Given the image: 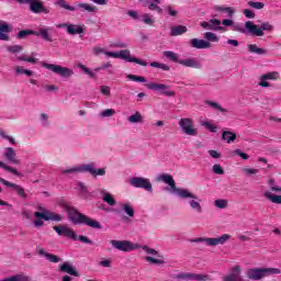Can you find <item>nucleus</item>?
Segmentation results:
<instances>
[{
    "instance_id": "nucleus-1",
    "label": "nucleus",
    "mask_w": 281,
    "mask_h": 281,
    "mask_svg": "<svg viewBox=\"0 0 281 281\" xmlns=\"http://www.w3.org/2000/svg\"><path fill=\"white\" fill-rule=\"evenodd\" d=\"M157 181H162V183H167L170 188L166 190H171L173 194H177L179 199H187L188 204L193 212L198 214L203 213V206H201V199L198 198L196 194L190 192L188 189L177 188V183L175 182V178L168 173H161L157 177Z\"/></svg>"
},
{
    "instance_id": "nucleus-2",
    "label": "nucleus",
    "mask_w": 281,
    "mask_h": 281,
    "mask_svg": "<svg viewBox=\"0 0 281 281\" xmlns=\"http://www.w3.org/2000/svg\"><path fill=\"white\" fill-rule=\"evenodd\" d=\"M64 210L72 225H87L92 227V229H102L100 222L78 212L76 207L65 204Z\"/></svg>"
},
{
    "instance_id": "nucleus-3",
    "label": "nucleus",
    "mask_w": 281,
    "mask_h": 281,
    "mask_svg": "<svg viewBox=\"0 0 281 281\" xmlns=\"http://www.w3.org/2000/svg\"><path fill=\"white\" fill-rule=\"evenodd\" d=\"M234 32L239 34H251V36H265V32H273V24L270 22H262L260 26L254 24L252 21H247L245 27L240 24L234 25Z\"/></svg>"
},
{
    "instance_id": "nucleus-4",
    "label": "nucleus",
    "mask_w": 281,
    "mask_h": 281,
    "mask_svg": "<svg viewBox=\"0 0 281 281\" xmlns=\"http://www.w3.org/2000/svg\"><path fill=\"white\" fill-rule=\"evenodd\" d=\"M281 271L278 268H250L246 271L248 280L260 281L269 276H280Z\"/></svg>"
},
{
    "instance_id": "nucleus-5",
    "label": "nucleus",
    "mask_w": 281,
    "mask_h": 281,
    "mask_svg": "<svg viewBox=\"0 0 281 281\" xmlns=\"http://www.w3.org/2000/svg\"><path fill=\"white\" fill-rule=\"evenodd\" d=\"M232 239V235L229 234H224L220 237H198V238H193L191 239V243H205V245H207V247H216L218 245H225V243H227V240Z\"/></svg>"
},
{
    "instance_id": "nucleus-6",
    "label": "nucleus",
    "mask_w": 281,
    "mask_h": 281,
    "mask_svg": "<svg viewBox=\"0 0 281 281\" xmlns=\"http://www.w3.org/2000/svg\"><path fill=\"white\" fill-rule=\"evenodd\" d=\"M38 210L41 212L34 213L35 218H43V221H54L55 223H60L65 218V216H63L58 213L48 211L47 209H45L43 206H38Z\"/></svg>"
},
{
    "instance_id": "nucleus-7",
    "label": "nucleus",
    "mask_w": 281,
    "mask_h": 281,
    "mask_svg": "<svg viewBox=\"0 0 281 281\" xmlns=\"http://www.w3.org/2000/svg\"><path fill=\"white\" fill-rule=\"evenodd\" d=\"M43 67H45V69H49L53 74H57V76H60L61 78H71V76H74V69L63 67L60 65L44 63Z\"/></svg>"
},
{
    "instance_id": "nucleus-8",
    "label": "nucleus",
    "mask_w": 281,
    "mask_h": 281,
    "mask_svg": "<svg viewBox=\"0 0 281 281\" xmlns=\"http://www.w3.org/2000/svg\"><path fill=\"white\" fill-rule=\"evenodd\" d=\"M24 4L30 5L29 10L33 14H49V9L41 0H24Z\"/></svg>"
},
{
    "instance_id": "nucleus-9",
    "label": "nucleus",
    "mask_w": 281,
    "mask_h": 281,
    "mask_svg": "<svg viewBox=\"0 0 281 281\" xmlns=\"http://www.w3.org/2000/svg\"><path fill=\"white\" fill-rule=\"evenodd\" d=\"M63 175H74L76 172H88L93 176L95 173V162H89L70 169L61 170Z\"/></svg>"
},
{
    "instance_id": "nucleus-10",
    "label": "nucleus",
    "mask_w": 281,
    "mask_h": 281,
    "mask_svg": "<svg viewBox=\"0 0 281 281\" xmlns=\"http://www.w3.org/2000/svg\"><path fill=\"white\" fill-rule=\"evenodd\" d=\"M110 244L112 245V247H114V249H119V251H135V249H139V247H142L140 245L134 244L128 240L112 239Z\"/></svg>"
},
{
    "instance_id": "nucleus-11",
    "label": "nucleus",
    "mask_w": 281,
    "mask_h": 281,
    "mask_svg": "<svg viewBox=\"0 0 281 281\" xmlns=\"http://www.w3.org/2000/svg\"><path fill=\"white\" fill-rule=\"evenodd\" d=\"M192 124H193L192 119L186 117V119H181L179 121V126H180L182 133H184V135H189L191 137H196V135H199V131L196 128H194L192 126Z\"/></svg>"
},
{
    "instance_id": "nucleus-12",
    "label": "nucleus",
    "mask_w": 281,
    "mask_h": 281,
    "mask_svg": "<svg viewBox=\"0 0 281 281\" xmlns=\"http://www.w3.org/2000/svg\"><path fill=\"white\" fill-rule=\"evenodd\" d=\"M130 186L133 188H142L147 192H153V183H150V180L147 178L134 177L130 180Z\"/></svg>"
},
{
    "instance_id": "nucleus-13",
    "label": "nucleus",
    "mask_w": 281,
    "mask_h": 281,
    "mask_svg": "<svg viewBox=\"0 0 281 281\" xmlns=\"http://www.w3.org/2000/svg\"><path fill=\"white\" fill-rule=\"evenodd\" d=\"M145 87H147L150 91H159L162 95H167V98H172L176 95L175 91H170V86L164 85V83H155L149 82L146 83Z\"/></svg>"
},
{
    "instance_id": "nucleus-14",
    "label": "nucleus",
    "mask_w": 281,
    "mask_h": 281,
    "mask_svg": "<svg viewBox=\"0 0 281 281\" xmlns=\"http://www.w3.org/2000/svg\"><path fill=\"white\" fill-rule=\"evenodd\" d=\"M53 229L56 232L57 236H65L66 238H70V240H78L76 232L67 225L54 226Z\"/></svg>"
},
{
    "instance_id": "nucleus-15",
    "label": "nucleus",
    "mask_w": 281,
    "mask_h": 281,
    "mask_svg": "<svg viewBox=\"0 0 281 281\" xmlns=\"http://www.w3.org/2000/svg\"><path fill=\"white\" fill-rule=\"evenodd\" d=\"M175 280H195V281H207L210 277L207 274H199V273H190V272H181L173 276Z\"/></svg>"
},
{
    "instance_id": "nucleus-16",
    "label": "nucleus",
    "mask_w": 281,
    "mask_h": 281,
    "mask_svg": "<svg viewBox=\"0 0 281 281\" xmlns=\"http://www.w3.org/2000/svg\"><path fill=\"white\" fill-rule=\"evenodd\" d=\"M280 78V72L278 71H270L267 74H263L259 77L258 86L267 89L271 87V83H269V80H278Z\"/></svg>"
},
{
    "instance_id": "nucleus-17",
    "label": "nucleus",
    "mask_w": 281,
    "mask_h": 281,
    "mask_svg": "<svg viewBox=\"0 0 281 281\" xmlns=\"http://www.w3.org/2000/svg\"><path fill=\"white\" fill-rule=\"evenodd\" d=\"M119 58L122 60H126V63H136V65H140L142 67H147L148 63L136 58V57H131V50L124 49L119 52Z\"/></svg>"
},
{
    "instance_id": "nucleus-18",
    "label": "nucleus",
    "mask_w": 281,
    "mask_h": 281,
    "mask_svg": "<svg viewBox=\"0 0 281 281\" xmlns=\"http://www.w3.org/2000/svg\"><path fill=\"white\" fill-rule=\"evenodd\" d=\"M203 30H209L211 32H221L223 31V26H221V20L211 19L209 21H203L200 23Z\"/></svg>"
},
{
    "instance_id": "nucleus-19",
    "label": "nucleus",
    "mask_w": 281,
    "mask_h": 281,
    "mask_svg": "<svg viewBox=\"0 0 281 281\" xmlns=\"http://www.w3.org/2000/svg\"><path fill=\"white\" fill-rule=\"evenodd\" d=\"M0 183H3L7 188H12L14 192L18 194V196H21V199H27V193H25V189L16 183H12L3 178L0 177Z\"/></svg>"
},
{
    "instance_id": "nucleus-20",
    "label": "nucleus",
    "mask_w": 281,
    "mask_h": 281,
    "mask_svg": "<svg viewBox=\"0 0 281 281\" xmlns=\"http://www.w3.org/2000/svg\"><path fill=\"white\" fill-rule=\"evenodd\" d=\"M189 45L193 49H210V47H212V43L200 38H191Z\"/></svg>"
},
{
    "instance_id": "nucleus-21",
    "label": "nucleus",
    "mask_w": 281,
    "mask_h": 281,
    "mask_svg": "<svg viewBox=\"0 0 281 281\" xmlns=\"http://www.w3.org/2000/svg\"><path fill=\"white\" fill-rule=\"evenodd\" d=\"M179 65H182V67H191L192 69H203V64H201L199 59L192 57L180 59Z\"/></svg>"
},
{
    "instance_id": "nucleus-22",
    "label": "nucleus",
    "mask_w": 281,
    "mask_h": 281,
    "mask_svg": "<svg viewBox=\"0 0 281 281\" xmlns=\"http://www.w3.org/2000/svg\"><path fill=\"white\" fill-rule=\"evenodd\" d=\"M4 159L9 161V164H13L15 166H19L21 164V160L16 158V151H14V148L7 147V150L4 153Z\"/></svg>"
},
{
    "instance_id": "nucleus-23",
    "label": "nucleus",
    "mask_w": 281,
    "mask_h": 281,
    "mask_svg": "<svg viewBox=\"0 0 281 281\" xmlns=\"http://www.w3.org/2000/svg\"><path fill=\"white\" fill-rule=\"evenodd\" d=\"M49 32H52V27H41L38 31H35V36H41L47 43H54V38H52Z\"/></svg>"
},
{
    "instance_id": "nucleus-24",
    "label": "nucleus",
    "mask_w": 281,
    "mask_h": 281,
    "mask_svg": "<svg viewBox=\"0 0 281 281\" xmlns=\"http://www.w3.org/2000/svg\"><path fill=\"white\" fill-rule=\"evenodd\" d=\"M59 271H61L63 273H68L69 276H75V278H78V276H80L76 268H74V266H71V263L69 262H64L59 267Z\"/></svg>"
},
{
    "instance_id": "nucleus-25",
    "label": "nucleus",
    "mask_w": 281,
    "mask_h": 281,
    "mask_svg": "<svg viewBox=\"0 0 281 281\" xmlns=\"http://www.w3.org/2000/svg\"><path fill=\"white\" fill-rule=\"evenodd\" d=\"M247 48L250 54H257V56H267L269 54L267 48H260L256 44H248Z\"/></svg>"
},
{
    "instance_id": "nucleus-26",
    "label": "nucleus",
    "mask_w": 281,
    "mask_h": 281,
    "mask_svg": "<svg viewBox=\"0 0 281 281\" xmlns=\"http://www.w3.org/2000/svg\"><path fill=\"white\" fill-rule=\"evenodd\" d=\"M100 194L102 195L104 203H108V205H111V207L117 205V201H115L113 195L106 192L105 189H101Z\"/></svg>"
},
{
    "instance_id": "nucleus-27",
    "label": "nucleus",
    "mask_w": 281,
    "mask_h": 281,
    "mask_svg": "<svg viewBox=\"0 0 281 281\" xmlns=\"http://www.w3.org/2000/svg\"><path fill=\"white\" fill-rule=\"evenodd\" d=\"M188 32V27L184 25H177L170 29V36H181Z\"/></svg>"
},
{
    "instance_id": "nucleus-28",
    "label": "nucleus",
    "mask_w": 281,
    "mask_h": 281,
    "mask_svg": "<svg viewBox=\"0 0 281 281\" xmlns=\"http://www.w3.org/2000/svg\"><path fill=\"white\" fill-rule=\"evenodd\" d=\"M38 254H40V256H44L47 260H49V262H60L61 261V259L58 256L52 255V254L45 251V249H43V248H41L38 250Z\"/></svg>"
},
{
    "instance_id": "nucleus-29",
    "label": "nucleus",
    "mask_w": 281,
    "mask_h": 281,
    "mask_svg": "<svg viewBox=\"0 0 281 281\" xmlns=\"http://www.w3.org/2000/svg\"><path fill=\"white\" fill-rule=\"evenodd\" d=\"M77 8H79L82 12H85V10H86V12H90V13H92V14H94L95 12H98V7L91 5V4H89V3L79 2V3L77 4Z\"/></svg>"
},
{
    "instance_id": "nucleus-30",
    "label": "nucleus",
    "mask_w": 281,
    "mask_h": 281,
    "mask_svg": "<svg viewBox=\"0 0 281 281\" xmlns=\"http://www.w3.org/2000/svg\"><path fill=\"white\" fill-rule=\"evenodd\" d=\"M67 32L71 36H75V34H85V29H82V26L77 25V24H69Z\"/></svg>"
},
{
    "instance_id": "nucleus-31",
    "label": "nucleus",
    "mask_w": 281,
    "mask_h": 281,
    "mask_svg": "<svg viewBox=\"0 0 281 281\" xmlns=\"http://www.w3.org/2000/svg\"><path fill=\"white\" fill-rule=\"evenodd\" d=\"M263 196L271 201V203H276L277 205H281V195H274L273 193L266 191Z\"/></svg>"
},
{
    "instance_id": "nucleus-32",
    "label": "nucleus",
    "mask_w": 281,
    "mask_h": 281,
    "mask_svg": "<svg viewBox=\"0 0 281 281\" xmlns=\"http://www.w3.org/2000/svg\"><path fill=\"white\" fill-rule=\"evenodd\" d=\"M222 139H224V142H227V144H232V142H236V133L225 131L222 134Z\"/></svg>"
},
{
    "instance_id": "nucleus-33",
    "label": "nucleus",
    "mask_w": 281,
    "mask_h": 281,
    "mask_svg": "<svg viewBox=\"0 0 281 281\" xmlns=\"http://www.w3.org/2000/svg\"><path fill=\"white\" fill-rule=\"evenodd\" d=\"M127 121L131 124H142V122H144V116H142V113L135 112V114L127 117Z\"/></svg>"
},
{
    "instance_id": "nucleus-34",
    "label": "nucleus",
    "mask_w": 281,
    "mask_h": 281,
    "mask_svg": "<svg viewBox=\"0 0 281 281\" xmlns=\"http://www.w3.org/2000/svg\"><path fill=\"white\" fill-rule=\"evenodd\" d=\"M162 56H165V58H168L169 60H171L172 63H178L181 61V59H179V55L172 50H165L162 53Z\"/></svg>"
},
{
    "instance_id": "nucleus-35",
    "label": "nucleus",
    "mask_w": 281,
    "mask_h": 281,
    "mask_svg": "<svg viewBox=\"0 0 281 281\" xmlns=\"http://www.w3.org/2000/svg\"><path fill=\"white\" fill-rule=\"evenodd\" d=\"M121 210L125 212L130 216V218H133V216H135V209H133L131 203L121 204Z\"/></svg>"
},
{
    "instance_id": "nucleus-36",
    "label": "nucleus",
    "mask_w": 281,
    "mask_h": 281,
    "mask_svg": "<svg viewBox=\"0 0 281 281\" xmlns=\"http://www.w3.org/2000/svg\"><path fill=\"white\" fill-rule=\"evenodd\" d=\"M55 5H58L59 8H63L64 10H68L69 12L76 11V7L69 5L67 1L65 0H56Z\"/></svg>"
},
{
    "instance_id": "nucleus-37",
    "label": "nucleus",
    "mask_w": 281,
    "mask_h": 281,
    "mask_svg": "<svg viewBox=\"0 0 281 281\" xmlns=\"http://www.w3.org/2000/svg\"><path fill=\"white\" fill-rule=\"evenodd\" d=\"M142 21L143 23H145V25H155V16L150 13H144L142 15Z\"/></svg>"
},
{
    "instance_id": "nucleus-38",
    "label": "nucleus",
    "mask_w": 281,
    "mask_h": 281,
    "mask_svg": "<svg viewBox=\"0 0 281 281\" xmlns=\"http://www.w3.org/2000/svg\"><path fill=\"white\" fill-rule=\"evenodd\" d=\"M0 168H3V170H7V172H11V175H15V177H23L21 172L10 166H7V164L3 161H0Z\"/></svg>"
},
{
    "instance_id": "nucleus-39",
    "label": "nucleus",
    "mask_w": 281,
    "mask_h": 281,
    "mask_svg": "<svg viewBox=\"0 0 281 281\" xmlns=\"http://www.w3.org/2000/svg\"><path fill=\"white\" fill-rule=\"evenodd\" d=\"M78 188H80V195L82 199H91V193L87 189V186H85L82 182H78Z\"/></svg>"
},
{
    "instance_id": "nucleus-40",
    "label": "nucleus",
    "mask_w": 281,
    "mask_h": 281,
    "mask_svg": "<svg viewBox=\"0 0 281 281\" xmlns=\"http://www.w3.org/2000/svg\"><path fill=\"white\" fill-rule=\"evenodd\" d=\"M204 38L207 41V43H218V35L213 32H205L204 33Z\"/></svg>"
},
{
    "instance_id": "nucleus-41",
    "label": "nucleus",
    "mask_w": 281,
    "mask_h": 281,
    "mask_svg": "<svg viewBox=\"0 0 281 281\" xmlns=\"http://www.w3.org/2000/svg\"><path fill=\"white\" fill-rule=\"evenodd\" d=\"M27 36H35V31L22 30L18 33L16 38L23 40V38H27Z\"/></svg>"
},
{
    "instance_id": "nucleus-42",
    "label": "nucleus",
    "mask_w": 281,
    "mask_h": 281,
    "mask_svg": "<svg viewBox=\"0 0 281 281\" xmlns=\"http://www.w3.org/2000/svg\"><path fill=\"white\" fill-rule=\"evenodd\" d=\"M206 104L211 106L212 109H215V111H220L221 113H227V110L224 109L221 104L214 101H206Z\"/></svg>"
},
{
    "instance_id": "nucleus-43",
    "label": "nucleus",
    "mask_w": 281,
    "mask_h": 281,
    "mask_svg": "<svg viewBox=\"0 0 281 281\" xmlns=\"http://www.w3.org/2000/svg\"><path fill=\"white\" fill-rule=\"evenodd\" d=\"M77 67H78V69H81V71H83V74H86L90 78H95V72L92 71L91 69H89L87 66H85L82 64H78Z\"/></svg>"
},
{
    "instance_id": "nucleus-44",
    "label": "nucleus",
    "mask_w": 281,
    "mask_h": 281,
    "mask_svg": "<svg viewBox=\"0 0 281 281\" xmlns=\"http://www.w3.org/2000/svg\"><path fill=\"white\" fill-rule=\"evenodd\" d=\"M215 207H218L220 210L227 209L228 202L225 199H217L214 201Z\"/></svg>"
},
{
    "instance_id": "nucleus-45",
    "label": "nucleus",
    "mask_w": 281,
    "mask_h": 281,
    "mask_svg": "<svg viewBox=\"0 0 281 281\" xmlns=\"http://www.w3.org/2000/svg\"><path fill=\"white\" fill-rule=\"evenodd\" d=\"M215 10L217 12H227L228 16L232 19V16H234V9L229 8V7H215Z\"/></svg>"
},
{
    "instance_id": "nucleus-46",
    "label": "nucleus",
    "mask_w": 281,
    "mask_h": 281,
    "mask_svg": "<svg viewBox=\"0 0 281 281\" xmlns=\"http://www.w3.org/2000/svg\"><path fill=\"white\" fill-rule=\"evenodd\" d=\"M18 60H22L23 63H31V65H36L38 63L37 58L34 57H25V56H18Z\"/></svg>"
},
{
    "instance_id": "nucleus-47",
    "label": "nucleus",
    "mask_w": 281,
    "mask_h": 281,
    "mask_svg": "<svg viewBox=\"0 0 281 281\" xmlns=\"http://www.w3.org/2000/svg\"><path fill=\"white\" fill-rule=\"evenodd\" d=\"M7 50L10 52L11 54H19V52H23V46L21 45L8 46Z\"/></svg>"
},
{
    "instance_id": "nucleus-48",
    "label": "nucleus",
    "mask_w": 281,
    "mask_h": 281,
    "mask_svg": "<svg viewBox=\"0 0 281 281\" xmlns=\"http://www.w3.org/2000/svg\"><path fill=\"white\" fill-rule=\"evenodd\" d=\"M248 5L250 8H254L255 10H262V8H265V3L263 2H256V1H249Z\"/></svg>"
},
{
    "instance_id": "nucleus-49",
    "label": "nucleus",
    "mask_w": 281,
    "mask_h": 281,
    "mask_svg": "<svg viewBox=\"0 0 281 281\" xmlns=\"http://www.w3.org/2000/svg\"><path fill=\"white\" fill-rule=\"evenodd\" d=\"M142 249L143 251H145V254H148L149 256H157L159 254V251L148 246H142Z\"/></svg>"
},
{
    "instance_id": "nucleus-50",
    "label": "nucleus",
    "mask_w": 281,
    "mask_h": 281,
    "mask_svg": "<svg viewBox=\"0 0 281 281\" xmlns=\"http://www.w3.org/2000/svg\"><path fill=\"white\" fill-rule=\"evenodd\" d=\"M128 80H133V82H146L144 77H139L137 75H127Z\"/></svg>"
},
{
    "instance_id": "nucleus-51",
    "label": "nucleus",
    "mask_w": 281,
    "mask_h": 281,
    "mask_svg": "<svg viewBox=\"0 0 281 281\" xmlns=\"http://www.w3.org/2000/svg\"><path fill=\"white\" fill-rule=\"evenodd\" d=\"M212 170L214 175H225V169L220 164L214 165Z\"/></svg>"
},
{
    "instance_id": "nucleus-52",
    "label": "nucleus",
    "mask_w": 281,
    "mask_h": 281,
    "mask_svg": "<svg viewBox=\"0 0 281 281\" xmlns=\"http://www.w3.org/2000/svg\"><path fill=\"white\" fill-rule=\"evenodd\" d=\"M146 262H151L153 265H164L162 259H156L154 257H145Z\"/></svg>"
},
{
    "instance_id": "nucleus-53",
    "label": "nucleus",
    "mask_w": 281,
    "mask_h": 281,
    "mask_svg": "<svg viewBox=\"0 0 281 281\" xmlns=\"http://www.w3.org/2000/svg\"><path fill=\"white\" fill-rule=\"evenodd\" d=\"M112 115H115V110L113 109H106L101 112V117H111Z\"/></svg>"
},
{
    "instance_id": "nucleus-54",
    "label": "nucleus",
    "mask_w": 281,
    "mask_h": 281,
    "mask_svg": "<svg viewBox=\"0 0 281 281\" xmlns=\"http://www.w3.org/2000/svg\"><path fill=\"white\" fill-rule=\"evenodd\" d=\"M269 186H270V190L272 192H281V188L279 186H273V183H276V180L274 179H270L268 181Z\"/></svg>"
},
{
    "instance_id": "nucleus-55",
    "label": "nucleus",
    "mask_w": 281,
    "mask_h": 281,
    "mask_svg": "<svg viewBox=\"0 0 281 281\" xmlns=\"http://www.w3.org/2000/svg\"><path fill=\"white\" fill-rule=\"evenodd\" d=\"M221 23L226 27H233V31H234V25H239L238 23H234V20H231V19L223 20Z\"/></svg>"
},
{
    "instance_id": "nucleus-56",
    "label": "nucleus",
    "mask_w": 281,
    "mask_h": 281,
    "mask_svg": "<svg viewBox=\"0 0 281 281\" xmlns=\"http://www.w3.org/2000/svg\"><path fill=\"white\" fill-rule=\"evenodd\" d=\"M77 240H80V243H85L86 245H93V241L85 235L77 236Z\"/></svg>"
},
{
    "instance_id": "nucleus-57",
    "label": "nucleus",
    "mask_w": 281,
    "mask_h": 281,
    "mask_svg": "<svg viewBox=\"0 0 281 281\" xmlns=\"http://www.w3.org/2000/svg\"><path fill=\"white\" fill-rule=\"evenodd\" d=\"M106 175V170L104 168L95 169L94 167V173H92V177H104Z\"/></svg>"
},
{
    "instance_id": "nucleus-58",
    "label": "nucleus",
    "mask_w": 281,
    "mask_h": 281,
    "mask_svg": "<svg viewBox=\"0 0 281 281\" xmlns=\"http://www.w3.org/2000/svg\"><path fill=\"white\" fill-rule=\"evenodd\" d=\"M202 126H205L211 133H216V125H212L210 122H203Z\"/></svg>"
},
{
    "instance_id": "nucleus-59",
    "label": "nucleus",
    "mask_w": 281,
    "mask_h": 281,
    "mask_svg": "<svg viewBox=\"0 0 281 281\" xmlns=\"http://www.w3.org/2000/svg\"><path fill=\"white\" fill-rule=\"evenodd\" d=\"M243 14H245L246 19H256V13L250 9H245Z\"/></svg>"
},
{
    "instance_id": "nucleus-60",
    "label": "nucleus",
    "mask_w": 281,
    "mask_h": 281,
    "mask_svg": "<svg viewBox=\"0 0 281 281\" xmlns=\"http://www.w3.org/2000/svg\"><path fill=\"white\" fill-rule=\"evenodd\" d=\"M100 92L102 95H111V88L109 86H101Z\"/></svg>"
},
{
    "instance_id": "nucleus-61",
    "label": "nucleus",
    "mask_w": 281,
    "mask_h": 281,
    "mask_svg": "<svg viewBox=\"0 0 281 281\" xmlns=\"http://www.w3.org/2000/svg\"><path fill=\"white\" fill-rule=\"evenodd\" d=\"M153 2H149L148 10H157V7L159 3H161V0H151Z\"/></svg>"
},
{
    "instance_id": "nucleus-62",
    "label": "nucleus",
    "mask_w": 281,
    "mask_h": 281,
    "mask_svg": "<svg viewBox=\"0 0 281 281\" xmlns=\"http://www.w3.org/2000/svg\"><path fill=\"white\" fill-rule=\"evenodd\" d=\"M166 12H168L169 16H178L179 11L175 10L172 7L168 5L166 8Z\"/></svg>"
},
{
    "instance_id": "nucleus-63",
    "label": "nucleus",
    "mask_w": 281,
    "mask_h": 281,
    "mask_svg": "<svg viewBox=\"0 0 281 281\" xmlns=\"http://www.w3.org/2000/svg\"><path fill=\"white\" fill-rule=\"evenodd\" d=\"M234 155H238V157H241V159H249V156L246 153H243L240 149H235Z\"/></svg>"
},
{
    "instance_id": "nucleus-64",
    "label": "nucleus",
    "mask_w": 281,
    "mask_h": 281,
    "mask_svg": "<svg viewBox=\"0 0 281 281\" xmlns=\"http://www.w3.org/2000/svg\"><path fill=\"white\" fill-rule=\"evenodd\" d=\"M0 32L5 34L10 33V24L8 23L0 24Z\"/></svg>"
}]
</instances>
